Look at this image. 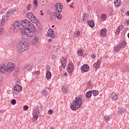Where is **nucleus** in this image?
Instances as JSON below:
<instances>
[{
	"instance_id": "nucleus-1",
	"label": "nucleus",
	"mask_w": 129,
	"mask_h": 129,
	"mask_svg": "<svg viewBox=\"0 0 129 129\" xmlns=\"http://www.w3.org/2000/svg\"><path fill=\"white\" fill-rule=\"evenodd\" d=\"M21 23L22 27L24 28L22 29V34H25L27 37L32 38L34 36L33 32L36 31L35 25L27 20H22Z\"/></svg>"
},
{
	"instance_id": "nucleus-2",
	"label": "nucleus",
	"mask_w": 129,
	"mask_h": 129,
	"mask_svg": "<svg viewBox=\"0 0 129 129\" xmlns=\"http://www.w3.org/2000/svg\"><path fill=\"white\" fill-rule=\"evenodd\" d=\"M29 49V41L26 38H23L18 43V51L19 53H23Z\"/></svg>"
},
{
	"instance_id": "nucleus-3",
	"label": "nucleus",
	"mask_w": 129,
	"mask_h": 129,
	"mask_svg": "<svg viewBox=\"0 0 129 129\" xmlns=\"http://www.w3.org/2000/svg\"><path fill=\"white\" fill-rule=\"evenodd\" d=\"M82 102H83L82 97H77L71 104V108L72 110H77L82 105Z\"/></svg>"
},
{
	"instance_id": "nucleus-4",
	"label": "nucleus",
	"mask_w": 129,
	"mask_h": 129,
	"mask_svg": "<svg viewBox=\"0 0 129 129\" xmlns=\"http://www.w3.org/2000/svg\"><path fill=\"white\" fill-rule=\"evenodd\" d=\"M20 26L19 21H16L11 25V30H12L14 33H18L20 31Z\"/></svg>"
},
{
	"instance_id": "nucleus-5",
	"label": "nucleus",
	"mask_w": 129,
	"mask_h": 129,
	"mask_svg": "<svg viewBox=\"0 0 129 129\" xmlns=\"http://www.w3.org/2000/svg\"><path fill=\"white\" fill-rule=\"evenodd\" d=\"M125 46H126V42L125 41H123L114 48L113 51L116 53V52H118L121 49H123Z\"/></svg>"
},
{
	"instance_id": "nucleus-6",
	"label": "nucleus",
	"mask_w": 129,
	"mask_h": 129,
	"mask_svg": "<svg viewBox=\"0 0 129 129\" xmlns=\"http://www.w3.org/2000/svg\"><path fill=\"white\" fill-rule=\"evenodd\" d=\"M26 16L32 23H34V24H37V23H38V19H37V17L34 16L33 13H28L27 14Z\"/></svg>"
},
{
	"instance_id": "nucleus-7",
	"label": "nucleus",
	"mask_w": 129,
	"mask_h": 129,
	"mask_svg": "<svg viewBox=\"0 0 129 129\" xmlns=\"http://www.w3.org/2000/svg\"><path fill=\"white\" fill-rule=\"evenodd\" d=\"M6 67L8 73H12L13 70H14V69L15 68V66L13 63H9Z\"/></svg>"
},
{
	"instance_id": "nucleus-8",
	"label": "nucleus",
	"mask_w": 129,
	"mask_h": 129,
	"mask_svg": "<svg viewBox=\"0 0 129 129\" xmlns=\"http://www.w3.org/2000/svg\"><path fill=\"white\" fill-rule=\"evenodd\" d=\"M8 71L7 70V66L5 64H2L0 67V76H2V73L3 74H7Z\"/></svg>"
},
{
	"instance_id": "nucleus-9",
	"label": "nucleus",
	"mask_w": 129,
	"mask_h": 129,
	"mask_svg": "<svg viewBox=\"0 0 129 129\" xmlns=\"http://www.w3.org/2000/svg\"><path fill=\"white\" fill-rule=\"evenodd\" d=\"M15 10L14 9H10L9 10L7 14L4 15V17H6L7 18V20L9 19V18H10V17H11V16H13V15H14V14H15Z\"/></svg>"
},
{
	"instance_id": "nucleus-10",
	"label": "nucleus",
	"mask_w": 129,
	"mask_h": 129,
	"mask_svg": "<svg viewBox=\"0 0 129 129\" xmlns=\"http://www.w3.org/2000/svg\"><path fill=\"white\" fill-rule=\"evenodd\" d=\"M55 8L58 13H61L63 9V5H62V4L61 3H56L55 4Z\"/></svg>"
},
{
	"instance_id": "nucleus-11",
	"label": "nucleus",
	"mask_w": 129,
	"mask_h": 129,
	"mask_svg": "<svg viewBox=\"0 0 129 129\" xmlns=\"http://www.w3.org/2000/svg\"><path fill=\"white\" fill-rule=\"evenodd\" d=\"M73 69H74L73 64H72V62H70L68 64V68H67L68 73H69V74H71L72 72H73Z\"/></svg>"
},
{
	"instance_id": "nucleus-12",
	"label": "nucleus",
	"mask_w": 129,
	"mask_h": 129,
	"mask_svg": "<svg viewBox=\"0 0 129 129\" xmlns=\"http://www.w3.org/2000/svg\"><path fill=\"white\" fill-rule=\"evenodd\" d=\"M81 70L84 72H88V71H89V66L87 64H83L81 67Z\"/></svg>"
},
{
	"instance_id": "nucleus-13",
	"label": "nucleus",
	"mask_w": 129,
	"mask_h": 129,
	"mask_svg": "<svg viewBox=\"0 0 129 129\" xmlns=\"http://www.w3.org/2000/svg\"><path fill=\"white\" fill-rule=\"evenodd\" d=\"M48 36L52 39L55 38V35L54 34V30L53 29H49L48 30Z\"/></svg>"
},
{
	"instance_id": "nucleus-14",
	"label": "nucleus",
	"mask_w": 129,
	"mask_h": 129,
	"mask_svg": "<svg viewBox=\"0 0 129 129\" xmlns=\"http://www.w3.org/2000/svg\"><path fill=\"white\" fill-rule=\"evenodd\" d=\"M100 64H101V61H100V60H98L96 62L93 64V67L95 69H98L99 66H100Z\"/></svg>"
},
{
	"instance_id": "nucleus-15",
	"label": "nucleus",
	"mask_w": 129,
	"mask_h": 129,
	"mask_svg": "<svg viewBox=\"0 0 129 129\" xmlns=\"http://www.w3.org/2000/svg\"><path fill=\"white\" fill-rule=\"evenodd\" d=\"M53 15L56 17L57 20H59V21H61V20H62V15H61L60 13L54 12Z\"/></svg>"
},
{
	"instance_id": "nucleus-16",
	"label": "nucleus",
	"mask_w": 129,
	"mask_h": 129,
	"mask_svg": "<svg viewBox=\"0 0 129 129\" xmlns=\"http://www.w3.org/2000/svg\"><path fill=\"white\" fill-rule=\"evenodd\" d=\"M8 21V17L6 16H3L2 20L0 21V26H3V25H5V23Z\"/></svg>"
},
{
	"instance_id": "nucleus-17",
	"label": "nucleus",
	"mask_w": 129,
	"mask_h": 129,
	"mask_svg": "<svg viewBox=\"0 0 129 129\" xmlns=\"http://www.w3.org/2000/svg\"><path fill=\"white\" fill-rule=\"evenodd\" d=\"M110 97L112 100H116L117 99V95H116V93L115 92L112 93L111 95L110 96Z\"/></svg>"
},
{
	"instance_id": "nucleus-18",
	"label": "nucleus",
	"mask_w": 129,
	"mask_h": 129,
	"mask_svg": "<svg viewBox=\"0 0 129 129\" xmlns=\"http://www.w3.org/2000/svg\"><path fill=\"white\" fill-rule=\"evenodd\" d=\"M25 71H31L32 70V65L31 64H26L24 66Z\"/></svg>"
},
{
	"instance_id": "nucleus-19",
	"label": "nucleus",
	"mask_w": 129,
	"mask_h": 129,
	"mask_svg": "<svg viewBox=\"0 0 129 129\" xmlns=\"http://www.w3.org/2000/svg\"><path fill=\"white\" fill-rule=\"evenodd\" d=\"M107 30H106V28H103L101 30L100 35L101 37H105L106 36V31Z\"/></svg>"
},
{
	"instance_id": "nucleus-20",
	"label": "nucleus",
	"mask_w": 129,
	"mask_h": 129,
	"mask_svg": "<svg viewBox=\"0 0 129 129\" xmlns=\"http://www.w3.org/2000/svg\"><path fill=\"white\" fill-rule=\"evenodd\" d=\"M125 111H126L125 108H124V107H122L118 109L117 113L118 114H122V113H124Z\"/></svg>"
},
{
	"instance_id": "nucleus-21",
	"label": "nucleus",
	"mask_w": 129,
	"mask_h": 129,
	"mask_svg": "<svg viewBox=\"0 0 129 129\" xmlns=\"http://www.w3.org/2000/svg\"><path fill=\"white\" fill-rule=\"evenodd\" d=\"M51 77H52V74H51V72L49 71H47L46 75V79L49 80V79H51Z\"/></svg>"
},
{
	"instance_id": "nucleus-22",
	"label": "nucleus",
	"mask_w": 129,
	"mask_h": 129,
	"mask_svg": "<svg viewBox=\"0 0 129 129\" xmlns=\"http://www.w3.org/2000/svg\"><path fill=\"white\" fill-rule=\"evenodd\" d=\"M114 4L115 7H120L121 5V0H115Z\"/></svg>"
},
{
	"instance_id": "nucleus-23",
	"label": "nucleus",
	"mask_w": 129,
	"mask_h": 129,
	"mask_svg": "<svg viewBox=\"0 0 129 129\" xmlns=\"http://www.w3.org/2000/svg\"><path fill=\"white\" fill-rule=\"evenodd\" d=\"M88 25L91 27V28L94 27V26H95V24H94V21L93 20H89L87 22Z\"/></svg>"
},
{
	"instance_id": "nucleus-24",
	"label": "nucleus",
	"mask_w": 129,
	"mask_h": 129,
	"mask_svg": "<svg viewBox=\"0 0 129 129\" xmlns=\"http://www.w3.org/2000/svg\"><path fill=\"white\" fill-rule=\"evenodd\" d=\"M14 90L16 91H21V90H22V87L20 85L17 84L14 86Z\"/></svg>"
},
{
	"instance_id": "nucleus-25",
	"label": "nucleus",
	"mask_w": 129,
	"mask_h": 129,
	"mask_svg": "<svg viewBox=\"0 0 129 129\" xmlns=\"http://www.w3.org/2000/svg\"><path fill=\"white\" fill-rule=\"evenodd\" d=\"M86 98H90L91 96H92V91H89L86 94Z\"/></svg>"
},
{
	"instance_id": "nucleus-26",
	"label": "nucleus",
	"mask_w": 129,
	"mask_h": 129,
	"mask_svg": "<svg viewBox=\"0 0 129 129\" xmlns=\"http://www.w3.org/2000/svg\"><path fill=\"white\" fill-rule=\"evenodd\" d=\"M61 63L62 65V67H63V68H65V67H66V58H62V59H61Z\"/></svg>"
},
{
	"instance_id": "nucleus-27",
	"label": "nucleus",
	"mask_w": 129,
	"mask_h": 129,
	"mask_svg": "<svg viewBox=\"0 0 129 129\" xmlns=\"http://www.w3.org/2000/svg\"><path fill=\"white\" fill-rule=\"evenodd\" d=\"M88 20V16L86 14H84V16L83 17V22H84V24H85V23H86V21Z\"/></svg>"
},
{
	"instance_id": "nucleus-28",
	"label": "nucleus",
	"mask_w": 129,
	"mask_h": 129,
	"mask_svg": "<svg viewBox=\"0 0 129 129\" xmlns=\"http://www.w3.org/2000/svg\"><path fill=\"white\" fill-rule=\"evenodd\" d=\"M104 119L105 120V121L106 122H108V121H109L110 120V117H109L108 115H105L104 116Z\"/></svg>"
},
{
	"instance_id": "nucleus-29",
	"label": "nucleus",
	"mask_w": 129,
	"mask_h": 129,
	"mask_svg": "<svg viewBox=\"0 0 129 129\" xmlns=\"http://www.w3.org/2000/svg\"><path fill=\"white\" fill-rule=\"evenodd\" d=\"M62 90L63 93H68V89L67 88V87H66V86L62 87Z\"/></svg>"
},
{
	"instance_id": "nucleus-30",
	"label": "nucleus",
	"mask_w": 129,
	"mask_h": 129,
	"mask_svg": "<svg viewBox=\"0 0 129 129\" xmlns=\"http://www.w3.org/2000/svg\"><path fill=\"white\" fill-rule=\"evenodd\" d=\"M40 112L37 110H34L33 111V115H36V116H39Z\"/></svg>"
},
{
	"instance_id": "nucleus-31",
	"label": "nucleus",
	"mask_w": 129,
	"mask_h": 129,
	"mask_svg": "<svg viewBox=\"0 0 129 129\" xmlns=\"http://www.w3.org/2000/svg\"><path fill=\"white\" fill-rule=\"evenodd\" d=\"M74 36L75 37H79V36H80V32L79 31H75L74 33Z\"/></svg>"
},
{
	"instance_id": "nucleus-32",
	"label": "nucleus",
	"mask_w": 129,
	"mask_h": 129,
	"mask_svg": "<svg viewBox=\"0 0 129 129\" xmlns=\"http://www.w3.org/2000/svg\"><path fill=\"white\" fill-rule=\"evenodd\" d=\"M99 94V92L97 90H93V95L94 96H96V95H98Z\"/></svg>"
},
{
	"instance_id": "nucleus-33",
	"label": "nucleus",
	"mask_w": 129,
	"mask_h": 129,
	"mask_svg": "<svg viewBox=\"0 0 129 129\" xmlns=\"http://www.w3.org/2000/svg\"><path fill=\"white\" fill-rule=\"evenodd\" d=\"M77 52L79 56H82L83 55V51L82 50V49L78 50Z\"/></svg>"
},
{
	"instance_id": "nucleus-34",
	"label": "nucleus",
	"mask_w": 129,
	"mask_h": 129,
	"mask_svg": "<svg viewBox=\"0 0 129 129\" xmlns=\"http://www.w3.org/2000/svg\"><path fill=\"white\" fill-rule=\"evenodd\" d=\"M37 119H38V116L33 115V117L32 118V121H37Z\"/></svg>"
},
{
	"instance_id": "nucleus-35",
	"label": "nucleus",
	"mask_w": 129,
	"mask_h": 129,
	"mask_svg": "<svg viewBox=\"0 0 129 129\" xmlns=\"http://www.w3.org/2000/svg\"><path fill=\"white\" fill-rule=\"evenodd\" d=\"M42 92L44 96H47L48 95V91H47V90H43Z\"/></svg>"
},
{
	"instance_id": "nucleus-36",
	"label": "nucleus",
	"mask_w": 129,
	"mask_h": 129,
	"mask_svg": "<svg viewBox=\"0 0 129 129\" xmlns=\"http://www.w3.org/2000/svg\"><path fill=\"white\" fill-rule=\"evenodd\" d=\"M11 104H13V105H15L16 103H17V101H16L15 99H12L11 102Z\"/></svg>"
},
{
	"instance_id": "nucleus-37",
	"label": "nucleus",
	"mask_w": 129,
	"mask_h": 129,
	"mask_svg": "<svg viewBox=\"0 0 129 129\" xmlns=\"http://www.w3.org/2000/svg\"><path fill=\"white\" fill-rule=\"evenodd\" d=\"M35 7H38V0H34L33 1Z\"/></svg>"
},
{
	"instance_id": "nucleus-38",
	"label": "nucleus",
	"mask_w": 129,
	"mask_h": 129,
	"mask_svg": "<svg viewBox=\"0 0 129 129\" xmlns=\"http://www.w3.org/2000/svg\"><path fill=\"white\" fill-rule=\"evenodd\" d=\"M29 109V106L28 105H25L23 106V110L27 111Z\"/></svg>"
},
{
	"instance_id": "nucleus-39",
	"label": "nucleus",
	"mask_w": 129,
	"mask_h": 129,
	"mask_svg": "<svg viewBox=\"0 0 129 129\" xmlns=\"http://www.w3.org/2000/svg\"><path fill=\"white\" fill-rule=\"evenodd\" d=\"M31 8H32V5L31 4L28 5L26 8L27 10L30 11V10H31Z\"/></svg>"
},
{
	"instance_id": "nucleus-40",
	"label": "nucleus",
	"mask_w": 129,
	"mask_h": 129,
	"mask_svg": "<svg viewBox=\"0 0 129 129\" xmlns=\"http://www.w3.org/2000/svg\"><path fill=\"white\" fill-rule=\"evenodd\" d=\"M101 19H102V20H104L106 18V15L105 14H102L101 16Z\"/></svg>"
},
{
	"instance_id": "nucleus-41",
	"label": "nucleus",
	"mask_w": 129,
	"mask_h": 129,
	"mask_svg": "<svg viewBox=\"0 0 129 129\" xmlns=\"http://www.w3.org/2000/svg\"><path fill=\"white\" fill-rule=\"evenodd\" d=\"M33 41H35V43H38V41H39V38H38V37H34V40Z\"/></svg>"
},
{
	"instance_id": "nucleus-42",
	"label": "nucleus",
	"mask_w": 129,
	"mask_h": 129,
	"mask_svg": "<svg viewBox=\"0 0 129 129\" xmlns=\"http://www.w3.org/2000/svg\"><path fill=\"white\" fill-rule=\"evenodd\" d=\"M118 30H119L120 31H121L123 29V26L120 25L117 28Z\"/></svg>"
},
{
	"instance_id": "nucleus-43",
	"label": "nucleus",
	"mask_w": 129,
	"mask_h": 129,
	"mask_svg": "<svg viewBox=\"0 0 129 129\" xmlns=\"http://www.w3.org/2000/svg\"><path fill=\"white\" fill-rule=\"evenodd\" d=\"M4 28H0V35H3V34H4Z\"/></svg>"
},
{
	"instance_id": "nucleus-44",
	"label": "nucleus",
	"mask_w": 129,
	"mask_h": 129,
	"mask_svg": "<svg viewBox=\"0 0 129 129\" xmlns=\"http://www.w3.org/2000/svg\"><path fill=\"white\" fill-rule=\"evenodd\" d=\"M52 58L53 60H56V59H57V56H56L55 54H53L52 55Z\"/></svg>"
},
{
	"instance_id": "nucleus-45",
	"label": "nucleus",
	"mask_w": 129,
	"mask_h": 129,
	"mask_svg": "<svg viewBox=\"0 0 129 129\" xmlns=\"http://www.w3.org/2000/svg\"><path fill=\"white\" fill-rule=\"evenodd\" d=\"M91 58L92 59H95V58H96V55H95L94 53H93L91 55Z\"/></svg>"
},
{
	"instance_id": "nucleus-46",
	"label": "nucleus",
	"mask_w": 129,
	"mask_h": 129,
	"mask_svg": "<svg viewBox=\"0 0 129 129\" xmlns=\"http://www.w3.org/2000/svg\"><path fill=\"white\" fill-rule=\"evenodd\" d=\"M119 33H120V30L119 29H118V28H117L116 31V35H118V34H119Z\"/></svg>"
},
{
	"instance_id": "nucleus-47",
	"label": "nucleus",
	"mask_w": 129,
	"mask_h": 129,
	"mask_svg": "<svg viewBox=\"0 0 129 129\" xmlns=\"http://www.w3.org/2000/svg\"><path fill=\"white\" fill-rule=\"evenodd\" d=\"M18 72H19V71H14V74H15V75H13V76H16V75H17L18 74Z\"/></svg>"
},
{
	"instance_id": "nucleus-48",
	"label": "nucleus",
	"mask_w": 129,
	"mask_h": 129,
	"mask_svg": "<svg viewBox=\"0 0 129 129\" xmlns=\"http://www.w3.org/2000/svg\"><path fill=\"white\" fill-rule=\"evenodd\" d=\"M124 24L127 25V26H128V25H129V20H127V21H125L124 22Z\"/></svg>"
},
{
	"instance_id": "nucleus-49",
	"label": "nucleus",
	"mask_w": 129,
	"mask_h": 129,
	"mask_svg": "<svg viewBox=\"0 0 129 129\" xmlns=\"http://www.w3.org/2000/svg\"><path fill=\"white\" fill-rule=\"evenodd\" d=\"M52 113H53V110H49L48 111V113H49V114L51 115Z\"/></svg>"
},
{
	"instance_id": "nucleus-50",
	"label": "nucleus",
	"mask_w": 129,
	"mask_h": 129,
	"mask_svg": "<svg viewBox=\"0 0 129 129\" xmlns=\"http://www.w3.org/2000/svg\"><path fill=\"white\" fill-rule=\"evenodd\" d=\"M46 69H47V70H50L51 69L50 68V66H49V65L47 66L46 67Z\"/></svg>"
},
{
	"instance_id": "nucleus-51",
	"label": "nucleus",
	"mask_w": 129,
	"mask_h": 129,
	"mask_svg": "<svg viewBox=\"0 0 129 129\" xmlns=\"http://www.w3.org/2000/svg\"><path fill=\"white\" fill-rule=\"evenodd\" d=\"M32 43L33 45H35V44H37V42H36L35 41L33 40V41H32Z\"/></svg>"
},
{
	"instance_id": "nucleus-52",
	"label": "nucleus",
	"mask_w": 129,
	"mask_h": 129,
	"mask_svg": "<svg viewBox=\"0 0 129 129\" xmlns=\"http://www.w3.org/2000/svg\"><path fill=\"white\" fill-rule=\"evenodd\" d=\"M126 16H129V11H127L126 13Z\"/></svg>"
},
{
	"instance_id": "nucleus-53",
	"label": "nucleus",
	"mask_w": 129,
	"mask_h": 129,
	"mask_svg": "<svg viewBox=\"0 0 129 129\" xmlns=\"http://www.w3.org/2000/svg\"><path fill=\"white\" fill-rule=\"evenodd\" d=\"M52 39H49L48 40V42H52Z\"/></svg>"
},
{
	"instance_id": "nucleus-54",
	"label": "nucleus",
	"mask_w": 129,
	"mask_h": 129,
	"mask_svg": "<svg viewBox=\"0 0 129 129\" xmlns=\"http://www.w3.org/2000/svg\"><path fill=\"white\" fill-rule=\"evenodd\" d=\"M63 75L64 76H67V75H68V74L67 73H64Z\"/></svg>"
},
{
	"instance_id": "nucleus-55",
	"label": "nucleus",
	"mask_w": 129,
	"mask_h": 129,
	"mask_svg": "<svg viewBox=\"0 0 129 129\" xmlns=\"http://www.w3.org/2000/svg\"><path fill=\"white\" fill-rule=\"evenodd\" d=\"M39 73H40V72L39 71H37L36 72V74H37V75H39Z\"/></svg>"
},
{
	"instance_id": "nucleus-56",
	"label": "nucleus",
	"mask_w": 129,
	"mask_h": 129,
	"mask_svg": "<svg viewBox=\"0 0 129 129\" xmlns=\"http://www.w3.org/2000/svg\"><path fill=\"white\" fill-rule=\"evenodd\" d=\"M71 8H73V9H74V7L72 5H70Z\"/></svg>"
},
{
	"instance_id": "nucleus-57",
	"label": "nucleus",
	"mask_w": 129,
	"mask_h": 129,
	"mask_svg": "<svg viewBox=\"0 0 129 129\" xmlns=\"http://www.w3.org/2000/svg\"><path fill=\"white\" fill-rule=\"evenodd\" d=\"M67 2L68 3H70V0H67Z\"/></svg>"
},
{
	"instance_id": "nucleus-58",
	"label": "nucleus",
	"mask_w": 129,
	"mask_h": 129,
	"mask_svg": "<svg viewBox=\"0 0 129 129\" xmlns=\"http://www.w3.org/2000/svg\"><path fill=\"white\" fill-rule=\"evenodd\" d=\"M41 16H44V13H42L41 14Z\"/></svg>"
},
{
	"instance_id": "nucleus-59",
	"label": "nucleus",
	"mask_w": 129,
	"mask_h": 129,
	"mask_svg": "<svg viewBox=\"0 0 129 129\" xmlns=\"http://www.w3.org/2000/svg\"><path fill=\"white\" fill-rule=\"evenodd\" d=\"M0 113H3V111L0 110Z\"/></svg>"
},
{
	"instance_id": "nucleus-60",
	"label": "nucleus",
	"mask_w": 129,
	"mask_h": 129,
	"mask_svg": "<svg viewBox=\"0 0 129 129\" xmlns=\"http://www.w3.org/2000/svg\"><path fill=\"white\" fill-rule=\"evenodd\" d=\"M127 37H128V38H129V33H128V34H127Z\"/></svg>"
},
{
	"instance_id": "nucleus-61",
	"label": "nucleus",
	"mask_w": 129,
	"mask_h": 129,
	"mask_svg": "<svg viewBox=\"0 0 129 129\" xmlns=\"http://www.w3.org/2000/svg\"><path fill=\"white\" fill-rule=\"evenodd\" d=\"M50 129H55L54 127H50Z\"/></svg>"
},
{
	"instance_id": "nucleus-62",
	"label": "nucleus",
	"mask_w": 129,
	"mask_h": 129,
	"mask_svg": "<svg viewBox=\"0 0 129 129\" xmlns=\"http://www.w3.org/2000/svg\"><path fill=\"white\" fill-rule=\"evenodd\" d=\"M52 28H54V27H55V25H52Z\"/></svg>"
},
{
	"instance_id": "nucleus-63",
	"label": "nucleus",
	"mask_w": 129,
	"mask_h": 129,
	"mask_svg": "<svg viewBox=\"0 0 129 129\" xmlns=\"http://www.w3.org/2000/svg\"><path fill=\"white\" fill-rule=\"evenodd\" d=\"M43 12V11H40V13H42Z\"/></svg>"
}]
</instances>
